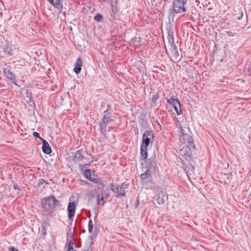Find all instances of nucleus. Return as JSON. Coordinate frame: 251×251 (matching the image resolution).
<instances>
[{
  "mask_svg": "<svg viewBox=\"0 0 251 251\" xmlns=\"http://www.w3.org/2000/svg\"><path fill=\"white\" fill-rule=\"evenodd\" d=\"M116 117L114 115L107 111H105L104 115L99 123V130L104 138H106L107 132L106 130L107 126L115 121Z\"/></svg>",
  "mask_w": 251,
  "mask_h": 251,
  "instance_id": "nucleus-1",
  "label": "nucleus"
},
{
  "mask_svg": "<svg viewBox=\"0 0 251 251\" xmlns=\"http://www.w3.org/2000/svg\"><path fill=\"white\" fill-rule=\"evenodd\" d=\"M42 205L46 210L53 209L56 206H61L59 201L54 196H50L42 200Z\"/></svg>",
  "mask_w": 251,
  "mask_h": 251,
  "instance_id": "nucleus-2",
  "label": "nucleus"
},
{
  "mask_svg": "<svg viewBox=\"0 0 251 251\" xmlns=\"http://www.w3.org/2000/svg\"><path fill=\"white\" fill-rule=\"evenodd\" d=\"M190 132H182L180 133L179 140L180 142L182 144H187L188 146L190 148L195 149V145L193 142V139L192 137L190 135Z\"/></svg>",
  "mask_w": 251,
  "mask_h": 251,
  "instance_id": "nucleus-3",
  "label": "nucleus"
},
{
  "mask_svg": "<svg viewBox=\"0 0 251 251\" xmlns=\"http://www.w3.org/2000/svg\"><path fill=\"white\" fill-rule=\"evenodd\" d=\"M186 2L184 0H173L172 8L174 12L178 14L186 12V9L184 6Z\"/></svg>",
  "mask_w": 251,
  "mask_h": 251,
  "instance_id": "nucleus-4",
  "label": "nucleus"
},
{
  "mask_svg": "<svg viewBox=\"0 0 251 251\" xmlns=\"http://www.w3.org/2000/svg\"><path fill=\"white\" fill-rule=\"evenodd\" d=\"M127 188V185L124 183L121 185H114L112 184L110 185V188L114 193L116 194V197L125 196V189Z\"/></svg>",
  "mask_w": 251,
  "mask_h": 251,
  "instance_id": "nucleus-5",
  "label": "nucleus"
},
{
  "mask_svg": "<svg viewBox=\"0 0 251 251\" xmlns=\"http://www.w3.org/2000/svg\"><path fill=\"white\" fill-rule=\"evenodd\" d=\"M153 201L157 204H163L168 199V195L166 193L162 190L156 193L153 198Z\"/></svg>",
  "mask_w": 251,
  "mask_h": 251,
  "instance_id": "nucleus-6",
  "label": "nucleus"
},
{
  "mask_svg": "<svg viewBox=\"0 0 251 251\" xmlns=\"http://www.w3.org/2000/svg\"><path fill=\"white\" fill-rule=\"evenodd\" d=\"M153 134L151 130L145 131L143 135L142 144L141 145L148 147L150 143H152L153 141Z\"/></svg>",
  "mask_w": 251,
  "mask_h": 251,
  "instance_id": "nucleus-7",
  "label": "nucleus"
},
{
  "mask_svg": "<svg viewBox=\"0 0 251 251\" xmlns=\"http://www.w3.org/2000/svg\"><path fill=\"white\" fill-rule=\"evenodd\" d=\"M167 102L173 107L177 115H179L181 114L180 104L177 99L171 97L167 100Z\"/></svg>",
  "mask_w": 251,
  "mask_h": 251,
  "instance_id": "nucleus-8",
  "label": "nucleus"
},
{
  "mask_svg": "<svg viewBox=\"0 0 251 251\" xmlns=\"http://www.w3.org/2000/svg\"><path fill=\"white\" fill-rule=\"evenodd\" d=\"M76 206L75 202H70L67 207L68 216L69 220L73 221L75 215Z\"/></svg>",
  "mask_w": 251,
  "mask_h": 251,
  "instance_id": "nucleus-9",
  "label": "nucleus"
},
{
  "mask_svg": "<svg viewBox=\"0 0 251 251\" xmlns=\"http://www.w3.org/2000/svg\"><path fill=\"white\" fill-rule=\"evenodd\" d=\"M3 73L4 76L9 80H10L12 83L17 85L16 78L13 73L8 68H5L3 69Z\"/></svg>",
  "mask_w": 251,
  "mask_h": 251,
  "instance_id": "nucleus-10",
  "label": "nucleus"
},
{
  "mask_svg": "<svg viewBox=\"0 0 251 251\" xmlns=\"http://www.w3.org/2000/svg\"><path fill=\"white\" fill-rule=\"evenodd\" d=\"M146 168L150 170L151 172L154 171L157 167V163L154 158L149 159L146 161Z\"/></svg>",
  "mask_w": 251,
  "mask_h": 251,
  "instance_id": "nucleus-11",
  "label": "nucleus"
},
{
  "mask_svg": "<svg viewBox=\"0 0 251 251\" xmlns=\"http://www.w3.org/2000/svg\"><path fill=\"white\" fill-rule=\"evenodd\" d=\"M42 141L43 142L42 146V151L46 154H50L51 152V149L50 147V146L48 142L44 139H42Z\"/></svg>",
  "mask_w": 251,
  "mask_h": 251,
  "instance_id": "nucleus-12",
  "label": "nucleus"
},
{
  "mask_svg": "<svg viewBox=\"0 0 251 251\" xmlns=\"http://www.w3.org/2000/svg\"><path fill=\"white\" fill-rule=\"evenodd\" d=\"M170 50L174 59L176 60H180L181 57L179 54V52L178 51L176 46L175 45L171 47Z\"/></svg>",
  "mask_w": 251,
  "mask_h": 251,
  "instance_id": "nucleus-13",
  "label": "nucleus"
},
{
  "mask_svg": "<svg viewBox=\"0 0 251 251\" xmlns=\"http://www.w3.org/2000/svg\"><path fill=\"white\" fill-rule=\"evenodd\" d=\"M181 149L179 150V151H178V153L182 156L189 155V151L191 148H190L188 146L187 144H184Z\"/></svg>",
  "mask_w": 251,
  "mask_h": 251,
  "instance_id": "nucleus-14",
  "label": "nucleus"
},
{
  "mask_svg": "<svg viewBox=\"0 0 251 251\" xmlns=\"http://www.w3.org/2000/svg\"><path fill=\"white\" fill-rule=\"evenodd\" d=\"M82 66V61L80 58H78L75 63V67L74 69V72L76 74L80 73L81 71V67Z\"/></svg>",
  "mask_w": 251,
  "mask_h": 251,
  "instance_id": "nucleus-15",
  "label": "nucleus"
},
{
  "mask_svg": "<svg viewBox=\"0 0 251 251\" xmlns=\"http://www.w3.org/2000/svg\"><path fill=\"white\" fill-rule=\"evenodd\" d=\"M168 41L169 45L171 47L173 46H175V42H174V33L173 31H169L168 35Z\"/></svg>",
  "mask_w": 251,
  "mask_h": 251,
  "instance_id": "nucleus-16",
  "label": "nucleus"
},
{
  "mask_svg": "<svg viewBox=\"0 0 251 251\" xmlns=\"http://www.w3.org/2000/svg\"><path fill=\"white\" fill-rule=\"evenodd\" d=\"M82 153L83 151L81 150H79L77 151V152L75 155L74 158L75 162H78L82 160V159L83 158Z\"/></svg>",
  "mask_w": 251,
  "mask_h": 251,
  "instance_id": "nucleus-17",
  "label": "nucleus"
},
{
  "mask_svg": "<svg viewBox=\"0 0 251 251\" xmlns=\"http://www.w3.org/2000/svg\"><path fill=\"white\" fill-rule=\"evenodd\" d=\"M151 171L150 170H148L147 169L144 173L140 175V178L142 179V181L144 180L149 178L151 176Z\"/></svg>",
  "mask_w": 251,
  "mask_h": 251,
  "instance_id": "nucleus-18",
  "label": "nucleus"
},
{
  "mask_svg": "<svg viewBox=\"0 0 251 251\" xmlns=\"http://www.w3.org/2000/svg\"><path fill=\"white\" fill-rule=\"evenodd\" d=\"M140 150L142 159H146L147 157V147L144 146V145H141Z\"/></svg>",
  "mask_w": 251,
  "mask_h": 251,
  "instance_id": "nucleus-19",
  "label": "nucleus"
},
{
  "mask_svg": "<svg viewBox=\"0 0 251 251\" xmlns=\"http://www.w3.org/2000/svg\"><path fill=\"white\" fill-rule=\"evenodd\" d=\"M104 198L103 194H99L97 196V204L98 205H103L104 204Z\"/></svg>",
  "mask_w": 251,
  "mask_h": 251,
  "instance_id": "nucleus-20",
  "label": "nucleus"
},
{
  "mask_svg": "<svg viewBox=\"0 0 251 251\" xmlns=\"http://www.w3.org/2000/svg\"><path fill=\"white\" fill-rule=\"evenodd\" d=\"M83 175L88 179H89V180L91 179V178H92L91 170L90 169H86V170L84 171V172L83 173Z\"/></svg>",
  "mask_w": 251,
  "mask_h": 251,
  "instance_id": "nucleus-21",
  "label": "nucleus"
},
{
  "mask_svg": "<svg viewBox=\"0 0 251 251\" xmlns=\"http://www.w3.org/2000/svg\"><path fill=\"white\" fill-rule=\"evenodd\" d=\"M50 4L54 6L57 7L60 3L61 0H47Z\"/></svg>",
  "mask_w": 251,
  "mask_h": 251,
  "instance_id": "nucleus-22",
  "label": "nucleus"
},
{
  "mask_svg": "<svg viewBox=\"0 0 251 251\" xmlns=\"http://www.w3.org/2000/svg\"><path fill=\"white\" fill-rule=\"evenodd\" d=\"M178 126H179V132H180V133H182V132H190V131L189 130V129L187 127H182L180 126V125L179 124L178 125Z\"/></svg>",
  "mask_w": 251,
  "mask_h": 251,
  "instance_id": "nucleus-23",
  "label": "nucleus"
},
{
  "mask_svg": "<svg viewBox=\"0 0 251 251\" xmlns=\"http://www.w3.org/2000/svg\"><path fill=\"white\" fill-rule=\"evenodd\" d=\"M245 71L248 75H251V62L247 66Z\"/></svg>",
  "mask_w": 251,
  "mask_h": 251,
  "instance_id": "nucleus-24",
  "label": "nucleus"
},
{
  "mask_svg": "<svg viewBox=\"0 0 251 251\" xmlns=\"http://www.w3.org/2000/svg\"><path fill=\"white\" fill-rule=\"evenodd\" d=\"M48 225V224L46 222H45L42 224V232H43V234H44V235H45L46 234V228H47Z\"/></svg>",
  "mask_w": 251,
  "mask_h": 251,
  "instance_id": "nucleus-25",
  "label": "nucleus"
},
{
  "mask_svg": "<svg viewBox=\"0 0 251 251\" xmlns=\"http://www.w3.org/2000/svg\"><path fill=\"white\" fill-rule=\"evenodd\" d=\"M94 19L98 22L102 21L103 18L100 14H97L94 17Z\"/></svg>",
  "mask_w": 251,
  "mask_h": 251,
  "instance_id": "nucleus-26",
  "label": "nucleus"
},
{
  "mask_svg": "<svg viewBox=\"0 0 251 251\" xmlns=\"http://www.w3.org/2000/svg\"><path fill=\"white\" fill-rule=\"evenodd\" d=\"M93 225L92 224V220H90L88 223V231L89 232L91 233L93 231Z\"/></svg>",
  "mask_w": 251,
  "mask_h": 251,
  "instance_id": "nucleus-27",
  "label": "nucleus"
},
{
  "mask_svg": "<svg viewBox=\"0 0 251 251\" xmlns=\"http://www.w3.org/2000/svg\"><path fill=\"white\" fill-rule=\"evenodd\" d=\"M159 98V96L158 94H156V95L153 96L151 98V101L153 103H155L156 102V101L158 100Z\"/></svg>",
  "mask_w": 251,
  "mask_h": 251,
  "instance_id": "nucleus-28",
  "label": "nucleus"
},
{
  "mask_svg": "<svg viewBox=\"0 0 251 251\" xmlns=\"http://www.w3.org/2000/svg\"><path fill=\"white\" fill-rule=\"evenodd\" d=\"M44 183L48 184V183L46 180L41 178V179H39V182L38 183V186H40V185H41Z\"/></svg>",
  "mask_w": 251,
  "mask_h": 251,
  "instance_id": "nucleus-29",
  "label": "nucleus"
},
{
  "mask_svg": "<svg viewBox=\"0 0 251 251\" xmlns=\"http://www.w3.org/2000/svg\"><path fill=\"white\" fill-rule=\"evenodd\" d=\"M73 242L70 240L69 243L68 251L73 250V249H74L73 248Z\"/></svg>",
  "mask_w": 251,
  "mask_h": 251,
  "instance_id": "nucleus-30",
  "label": "nucleus"
},
{
  "mask_svg": "<svg viewBox=\"0 0 251 251\" xmlns=\"http://www.w3.org/2000/svg\"><path fill=\"white\" fill-rule=\"evenodd\" d=\"M33 135L34 137H35L36 138H38L39 139H40L42 140V138L40 136L38 132H37L36 131L33 132Z\"/></svg>",
  "mask_w": 251,
  "mask_h": 251,
  "instance_id": "nucleus-31",
  "label": "nucleus"
},
{
  "mask_svg": "<svg viewBox=\"0 0 251 251\" xmlns=\"http://www.w3.org/2000/svg\"><path fill=\"white\" fill-rule=\"evenodd\" d=\"M226 34L228 36H233L235 35V33L231 31H226Z\"/></svg>",
  "mask_w": 251,
  "mask_h": 251,
  "instance_id": "nucleus-32",
  "label": "nucleus"
},
{
  "mask_svg": "<svg viewBox=\"0 0 251 251\" xmlns=\"http://www.w3.org/2000/svg\"><path fill=\"white\" fill-rule=\"evenodd\" d=\"M90 181H92L96 183H98L99 182V179L98 178H91V179H90Z\"/></svg>",
  "mask_w": 251,
  "mask_h": 251,
  "instance_id": "nucleus-33",
  "label": "nucleus"
},
{
  "mask_svg": "<svg viewBox=\"0 0 251 251\" xmlns=\"http://www.w3.org/2000/svg\"><path fill=\"white\" fill-rule=\"evenodd\" d=\"M26 94L27 98H28V99L30 100L31 98V94L30 93H29L27 90H26Z\"/></svg>",
  "mask_w": 251,
  "mask_h": 251,
  "instance_id": "nucleus-34",
  "label": "nucleus"
},
{
  "mask_svg": "<svg viewBox=\"0 0 251 251\" xmlns=\"http://www.w3.org/2000/svg\"><path fill=\"white\" fill-rule=\"evenodd\" d=\"M80 184L82 185H85L88 184V183L86 181H84V180H80Z\"/></svg>",
  "mask_w": 251,
  "mask_h": 251,
  "instance_id": "nucleus-35",
  "label": "nucleus"
},
{
  "mask_svg": "<svg viewBox=\"0 0 251 251\" xmlns=\"http://www.w3.org/2000/svg\"><path fill=\"white\" fill-rule=\"evenodd\" d=\"M13 188L14 189H18L19 190V186L17 184H14L13 185Z\"/></svg>",
  "mask_w": 251,
  "mask_h": 251,
  "instance_id": "nucleus-36",
  "label": "nucleus"
},
{
  "mask_svg": "<svg viewBox=\"0 0 251 251\" xmlns=\"http://www.w3.org/2000/svg\"><path fill=\"white\" fill-rule=\"evenodd\" d=\"M10 251H18V250L16 249L14 247H12L9 249Z\"/></svg>",
  "mask_w": 251,
  "mask_h": 251,
  "instance_id": "nucleus-37",
  "label": "nucleus"
},
{
  "mask_svg": "<svg viewBox=\"0 0 251 251\" xmlns=\"http://www.w3.org/2000/svg\"><path fill=\"white\" fill-rule=\"evenodd\" d=\"M9 54L10 55H13V53L12 52V50H11V51H9Z\"/></svg>",
  "mask_w": 251,
  "mask_h": 251,
  "instance_id": "nucleus-38",
  "label": "nucleus"
},
{
  "mask_svg": "<svg viewBox=\"0 0 251 251\" xmlns=\"http://www.w3.org/2000/svg\"><path fill=\"white\" fill-rule=\"evenodd\" d=\"M109 194H106L104 197L105 199H107L109 197Z\"/></svg>",
  "mask_w": 251,
  "mask_h": 251,
  "instance_id": "nucleus-39",
  "label": "nucleus"
},
{
  "mask_svg": "<svg viewBox=\"0 0 251 251\" xmlns=\"http://www.w3.org/2000/svg\"><path fill=\"white\" fill-rule=\"evenodd\" d=\"M242 16H243V14L242 13L241 16L238 18V20H240V19L242 17Z\"/></svg>",
  "mask_w": 251,
  "mask_h": 251,
  "instance_id": "nucleus-40",
  "label": "nucleus"
},
{
  "mask_svg": "<svg viewBox=\"0 0 251 251\" xmlns=\"http://www.w3.org/2000/svg\"><path fill=\"white\" fill-rule=\"evenodd\" d=\"M77 251L73 249V250H70V251Z\"/></svg>",
  "mask_w": 251,
  "mask_h": 251,
  "instance_id": "nucleus-41",
  "label": "nucleus"
},
{
  "mask_svg": "<svg viewBox=\"0 0 251 251\" xmlns=\"http://www.w3.org/2000/svg\"><path fill=\"white\" fill-rule=\"evenodd\" d=\"M101 0L102 1H106V0Z\"/></svg>",
  "mask_w": 251,
  "mask_h": 251,
  "instance_id": "nucleus-42",
  "label": "nucleus"
}]
</instances>
